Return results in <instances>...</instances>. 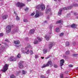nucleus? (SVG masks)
<instances>
[{
  "label": "nucleus",
  "instance_id": "f257e3e1",
  "mask_svg": "<svg viewBox=\"0 0 78 78\" xmlns=\"http://www.w3.org/2000/svg\"><path fill=\"white\" fill-rule=\"evenodd\" d=\"M28 48H32V46H31L29 44H27V47H26L25 48H21V51L23 52V53H24V54H28L29 53V49H28Z\"/></svg>",
  "mask_w": 78,
  "mask_h": 78
},
{
  "label": "nucleus",
  "instance_id": "f03ea898",
  "mask_svg": "<svg viewBox=\"0 0 78 78\" xmlns=\"http://www.w3.org/2000/svg\"><path fill=\"white\" fill-rule=\"evenodd\" d=\"M72 9V7L69 6L67 7H64L63 8L60 9L58 12V16H61L62 11L63 10H69V9Z\"/></svg>",
  "mask_w": 78,
  "mask_h": 78
},
{
  "label": "nucleus",
  "instance_id": "7ed1b4c3",
  "mask_svg": "<svg viewBox=\"0 0 78 78\" xmlns=\"http://www.w3.org/2000/svg\"><path fill=\"white\" fill-rule=\"evenodd\" d=\"M49 65L51 67H52L53 66V64H52V62L51 61H48V63L46 64V65H43L42 68H44V67H48Z\"/></svg>",
  "mask_w": 78,
  "mask_h": 78
},
{
  "label": "nucleus",
  "instance_id": "20e7f679",
  "mask_svg": "<svg viewBox=\"0 0 78 78\" xmlns=\"http://www.w3.org/2000/svg\"><path fill=\"white\" fill-rule=\"evenodd\" d=\"M14 27L13 25H12V26L10 25H9L7 26L6 29V32L7 33H10L11 31V27Z\"/></svg>",
  "mask_w": 78,
  "mask_h": 78
},
{
  "label": "nucleus",
  "instance_id": "39448f33",
  "mask_svg": "<svg viewBox=\"0 0 78 78\" xmlns=\"http://www.w3.org/2000/svg\"><path fill=\"white\" fill-rule=\"evenodd\" d=\"M8 67H9V65L8 64H5L4 66V69H2V72H6L8 69Z\"/></svg>",
  "mask_w": 78,
  "mask_h": 78
},
{
  "label": "nucleus",
  "instance_id": "423d86ee",
  "mask_svg": "<svg viewBox=\"0 0 78 78\" xmlns=\"http://www.w3.org/2000/svg\"><path fill=\"white\" fill-rule=\"evenodd\" d=\"M16 5L18 6V7H23V6H25V4L19 2H18L16 4Z\"/></svg>",
  "mask_w": 78,
  "mask_h": 78
},
{
  "label": "nucleus",
  "instance_id": "0eeeda50",
  "mask_svg": "<svg viewBox=\"0 0 78 78\" xmlns=\"http://www.w3.org/2000/svg\"><path fill=\"white\" fill-rule=\"evenodd\" d=\"M19 67L20 69H22L23 68V61H20V62L19 63Z\"/></svg>",
  "mask_w": 78,
  "mask_h": 78
},
{
  "label": "nucleus",
  "instance_id": "6e6552de",
  "mask_svg": "<svg viewBox=\"0 0 78 78\" xmlns=\"http://www.w3.org/2000/svg\"><path fill=\"white\" fill-rule=\"evenodd\" d=\"M36 13L34 16V17L35 18H37V17H39L40 16V14H41V12L37 10L36 11Z\"/></svg>",
  "mask_w": 78,
  "mask_h": 78
},
{
  "label": "nucleus",
  "instance_id": "1a4fd4ad",
  "mask_svg": "<svg viewBox=\"0 0 78 78\" xmlns=\"http://www.w3.org/2000/svg\"><path fill=\"white\" fill-rule=\"evenodd\" d=\"M9 60L10 61H16V58L14 57L13 56H12L9 58Z\"/></svg>",
  "mask_w": 78,
  "mask_h": 78
},
{
  "label": "nucleus",
  "instance_id": "9d476101",
  "mask_svg": "<svg viewBox=\"0 0 78 78\" xmlns=\"http://www.w3.org/2000/svg\"><path fill=\"white\" fill-rule=\"evenodd\" d=\"M55 44V43L54 42H51V43L49 44V49H51V48H52V47L53 46V45Z\"/></svg>",
  "mask_w": 78,
  "mask_h": 78
},
{
  "label": "nucleus",
  "instance_id": "9b49d317",
  "mask_svg": "<svg viewBox=\"0 0 78 78\" xmlns=\"http://www.w3.org/2000/svg\"><path fill=\"white\" fill-rule=\"evenodd\" d=\"M40 8H41L42 11H44L45 9V7L44 5H40Z\"/></svg>",
  "mask_w": 78,
  "mask_h": 78
},
{
  "label": "nucleus",
  "instance_id": "f8f14e48",
  "mask_svg": "<svg viewBox=\"0 0 78 78\" xmlns=\"http://www.w3.org/2000/svg\"><path fill=\"white\" fill-rule=\"evenodd\" d=\"M49 12H51V9L49 8L48 9V8H46L45 11V13L46 14H48Z\"/></svg>",
  "mask_w": 78,
  "mask_h": 78
},
{
  "label": "nucleus",
  "instance_id": "ddd939ff",
  "mask_svg": "<svg viewBox=\"0 0 78 78\" xmlns=\"http://www.w3.org/2000/svg\"><path fill=\"white\" fill-rule=\"evenodd\" d=\"M64 59L61 60L60 61V66L62 67V66L64 65Z\"/></svg>",
  "mask_w": 78,
  "mask_h": 78
},
{
  "label": "nucleus",
  "instance_id": "4468645a",
  "mask_svg": "<svg viewBox=\"0 0 78 78\" xmlns=\"http://www.w3.org/2000/svg\"><path fill=\"white\" fill-rule=\"evenodd\" d=\"M44 37L45 38L46 41H49L50 40V36H48V35H45V36H44Z\"/></svg>",
  "mask_w": 78,
  "mask_h": 78
},
{
  "label": "nucleus",
  "instance_id": "2eb2a0df",
  "mask_svg": "<svg viewBox=\"0 0 78 78\" xmlns=\"http://www.w3.org/2000/svg\"><path fill=\"white\" fill-rule=\"evenodd\" d=\"M14 42L15 44H20V41L19 40L14 41Z\"/></svg>",
  "mask_w": 78,
  "mask_h": 78
},
{
  "label": "nucleus",
  "instance_id": "dca6fc26",
  "mask_svg": "<svg viewBox=\"0 0 78 78\" xmlns=\"http://www.w3.org/2000/svg\"><path fill=\"white\" fill-rule=\"evenodd\" d=\"M34 33V30L31 29L30 30V34H33Z\"/></svg>",
  "mask_w": 78,
  "mask_h": 78
},
{
  "label": "nucleus",
  "instance_id": "f3484780",
  "mask_svg": "<svg viewBox=\"0 0 78 78\" xmlns=\"http://www.w3.org/2000/svg\"><path fill=\"white\" fill-rule=\"evenodd\" d=\"M8 15H5L2 16V19H6L8 18Z\"/></svg>",
  "mask_w": 78,
  "mask_h": 78
},
{
  "label": "nucleus",
  "instance_id": "a211bd4d",
  "mask_svg": "<svg viewBox=\"0 0 78 78\" xmlns=\"http://www.w3.org/2000/svg\"><path fill=\"white\" fill-rule=\"evenodd\" d=\"M63 23V21L62 20H60L56 22V23Z\"/></svg>",
  "mask_w": 78,
  "mask_h": 78
},
{
  "label": "nucleus",
  "instance_id": "6ab92c4d",
  "mask_svg": "<svg viewBox=\"0 0 78 78\" xmlns=\"http://www.w3.org/2000/svg\"><path fill=\"white\" fill-rule=\"evenodd\" d=\"M37 39L40 42H41V41H42V38L39 37H37Z\"/></svg>",
  "mask_w": 78,
  "mask_h": 78
},
{
  "label": "nucleus",
  "instance_id": "aec40b11",
  "mask_svg": "<svg viewBox=\"0 0 78 78\" xmlns=\"http://www.w3.org/2000/svg\"><path fill=\"white\" fill-rule=\"evenodd\" d=\"M19 28L17 27L15 29L14 31L15 32V33H17V32L19 31Z\"/></svg>",
  "mask_w": 78,
  "mask_h": 78
},
{
  "label": "nucleus",
  "instance_id": "412c9836",
  "mask_svg": "<svg viewBox=\"0 0 78 78\" xmlns=\"http://www.w3.org/2000/svg\"><path fill=\"white\" fill-rule=\"evenodd\" d=\"M27 73V71H25L23 70H22V74H23V75H25V74H26Z\"/></svg>",
  "mask_w": 78,
  "mask_h": 78
},
{
  "label": "nucleus",
  "instance_id": "4be33fe9",
  "mask_svg": "<svg viewBox=\"0 0 78 78\" xmlns=\"http://www.w3.org/2000/svg\"><path fill=\"white\" fill-rule=\"evenodd\" d=\"M71 27L72 28H76V27L75 26V24H73V25H71Z\"/></svg>",
  "mask_w": 78,
  "mask_h": 78
},
{
  "label": "nucleus",
  "instance_id": "5701e85b",
  "mask_svg": "<svg viewBox=\"0 0 78 78\" xmlns=\"http://www.w3.org/2000/svg\"><path fill=\"white\" fill-rule=\"evenodd\" d=\"M37 43H38V41H37L36 39L35 40L34 42V44H37Z\"/></svg>",
  "mask_w": 78,
  "mask_h": 78
},
{
  "label": "nucleus",
  "instance_id": "b1692460",
  "mask_svg": "<svg viewBox=\"0 0 78 78\" xmlns=\"http://www.w3.org/2000/svg\"><path fill=\"white\" fill-rule=\"evenodd\" d=\"M43 52H44V54L46 53L47 52V49H44L43 50Z\"/></svg>",
  "mask_w": 78,
  "mask_h": 78
},
{
  "label": "nucleus",
  "instance_id": "393cba45",
  "mask_svg": "<svg viewBox=\"0 0 78 78\" xmlns=\"http://www.w3.org/2000/svg\"><path fill=\"white\" fill-rule=\"evenodd\" d=\"M60 31V29L58 28H56L55 31L56 32H59V31Z\"/></svg>",
  "mask_w": 78,
  "mask_h": 78
},
{
  "label": "nucleus",
  "instance_id": "a878e982",
  "mask_svg": "<svg viewBox=\"0 0 78 78\" xmlns=\"http://www.w3.org/2000/svg\"><path fill=\"white\" fill-rule=\"evenodd\" d=\"M29 53L31 55H33V54H34L33 51H31V50H30L29 51Z\"/></svg>",
  "mask_w": 78,
  "mask_h": 78
},
{
  "label": "nucleus",
  "instance_id": "bb28decb",
  "mask_svg": "<svg viewBox=\"0 0 78 78\" xmlns=\"http://www.w3.org/2000/svg\"><path fill=\"white\" fill-rule=\"evenodd\" d=\"M16 77L14 75H12L11 76L10 78H16Z\"/></svg>",
  "mask_w": 78,
  "mask_h": 78
},
{
  "label": "nucleus",
  "instance_id": "cd10ccee",
  "mask_svg": "<svg viewBox=\"0 0 78 78\" xmlns=\"http://www.w3.org/2000/svg\"><path fill=\"white\" fill-rule=\"evenodd\" d=\"M66 55H69L70 54V51H67L66 52Z\"/></svg>",
  "mask_w": 78,
  "mask_h": 78
},
{
  "label": "nucleus",
  "instance_id": "c85d7f7f",
  "mask_svg": "<svg viewBox=\"0 0 78 78\" xmlns=\"http://www.w3.org/2000/svg\"><path fill=\"white\" fill-rule=\"evenodd\" d=\"M36 8H37V9H39V8H41V5H37L36 7Z\"/></svg>",
  "mask_w": 78,
  "mask_h": 78
},
{
  "label": "nucleus",
  "instance_id": "c756f323",
  "mask_svg": "<svg viewBox=\"0 0 78 78\" xmlns=\"http://www.w3.org/2000/svg\"><path fill=\"white\" fill-rule=\"evenodd\" d=\"M20 57H21V55H20V54L19 53L17 55V57L19 58H20Z\"/></svg>",
  "mask_w": 78,
  "mask_h": 78
},
{
  "label": "nucleus",
  "instance_id": "7c9ffc66",
  "mask_svg": "<svg viewBox=\"0 0 78 78\" xmlns=\"http://www.w3.org/2000/svg\"><path fill=\"white\" fill-rule=\"evenodd\" d=\"M16 20H20V18L18 16H16Z\"/></svg>",
  "mask_w": 78,
  "mask_h": 78
},
{
  "label": "nucleus",
  "instance_id": "2f4dec72",
  "mask_svg": "<svg viewBox=\"0 0 78 78\" xmlns=\"http://www.w3.org/2000/svg\"><path fill=\"white\" fill-rule=\"evenodd\" d=\"M59 35L60 37H62V36H63V35H64V33H61V34H60Z\"/></svg>",
  "mask_w": 78,
  "mask_h": 78
},
{
  "label": "nucleus",
  "instance_id": "473e14b6",
  "mask_svg": "<svg viewBox=\"0 0 78 78\" xmlns=\"http://www.w3.org/2000/svg\"><path fill=\"white\" fill-rule=\"evenodd\" d=\"M50 70H48L47 71L46 73L47 74H49V73H50Z\"/></svg>",
  "mask_w": 78,
  "mask_h": 78
},
{
  "label": "nucleus",
  "instance_id": "72a5a7b5",
  "mask_svg": "<svg viewBox=\"0 0 78 78\" xmlns=\"http://www.w3.org/2000/svg\"><path fill=\"white\" fill-rule=\"evenodd\" d=\"M66 46H69V42H67L66 43Z\"/></svg>",
  "mask_w": 78,
  "mask_h": 78
},
{
  "label": "nucleus",
  "instance_id": "f704fd0d",
  "mask_svg": "<svg viewBox=\"0 0 78 78\" xmlns=\"http://www.w3.org/2000/svg\"><path fill=\"white\" fill-rule=\"evenodd\" d=\"M23 21L24 22H28V20L27 19H24Z\"/></svg>",
  "mask_w": 78,
  "mask_h": 78
},
{
  "label": "nucleus",
  "instance_id": "c9c22d12",
  "mask_svg": "<svg viewBox=\"0 0 78 78\" xmlns=\"http://www.w3.org/2000/svg\"><path fill=\"white\" fill-rule=\"evenodd\" d=\"M69 67H73V65H69Z\"/></svg>",
  "mask_w": 78,
  "mask_h": 78
},
{
  "label": "nucleus",
  "instance_id": "e433bc0d",
  "mask_svg": "<svg viewBox=\"0 0 78 78\" xmlns=\"http://www.w3.org/2000/svg\"><path fill=\"white\" fill-rule=\"evenodd\" d=\"M3 36V33H0V37H2V36Z\"/></svg>",
  "mask_w": 78,
  "mask_h": 78
},
{
  "label": "nucleus",
  "instance_id": "4c0bfd02",
  "mask_svg": "<svg viewBox=\"0 0 78 78\" xmlns=\"http://www.w3.org/2000/svg\"><path fill=\"white\" fill-rule=\"evenodd\" d=\"M28 8H27L26 9H25V11H26V12H27L28 11Z\"/></svg>",
  "mask_w": 78,
  "mask_h": 78
},
{
  "label": "nucleus",
  "instance_id": "58836bf2",
  "mask_svg": "<svg viewBox=\"0 0 78 78\" xmlns=\"http://www.w3.org/2000/svg\"><path fill=\"white\" fill-rule=\"evenodd\" d=\"M70 14L69 13L68 14V15H67V17H70Z\"/></svg>",
  "mask_w": 78,
  "mask_h": 78
},
{
  "label": "nucleus",
  "instance_id": "ea45409f",
  "mask_svg": "<svg viewBox=\"0 0 78 78\" xmlns=\"http://www.w3.org/2000/svg\"><path fill=\"white\" fill-rule=\"evenodd\" d=\"M54 67L55 68H57V67H58V66H57V65H54Z\"/></svg>",
  "mask_w": 78,
  "mask_h": 78
},
{
  "label": "nucleus",
  "instance_id": "a19ab883",
  "mask_svg": "<svg viewBox=\"0 0 78 78\" xmlns=\"http://www.w3.org/2000/svg\"><path fill=\"white\" fill-rule=\"evenodd\" d=\"M41 78H45V76L43 75H42L41 76Z\"/></svg>",
  "mask_w": 78,
  "mask_h": 78
},
{
  "label": "nucleus",
  "instance_id": "79ce46f5",
  "mask_svg": "<svg viewBox=\"0 0 78 78\" xmlns=\"http://www.w3.org/2000/svg\"><path fill=\"white\" fill-rule=\"evenodd\" d=\"M35 14V12H34L31 14V16H34Z\"/></svg>",
  "mask_w": 78,
  "mask_h": 78
},
{
  "label": "nucleus",
  "instance_id": "37998d69",
  "mask_svg": "<svg viewBox=\"0 0 78 78\" xmlns=\"http://www.w3.org/2000/svg\"><path fill=\"white\" fill-rule=\"evenodd\" d=\"M78 55L77 54H73V56H76Z\"/></svg>",
  "mask_w": 78,
  "mask_h": 78
},
{
  "label": "nucleus",
  "instance_id": "c03bdc74",
  "mask_svg": "<svg viewBox=\"0 0 78 78\" xmlns=\"http://www.w3.org/2000/svg\"><path fill=\"white\" fill-rule=\"evenodd\" d=\"M5 41H6V42H9V40H8L7 39H6L5 40Z\"/></svg>",
  "mask_w": 78,
  "mask_h": 78
},
{
  "label": "nucleus",
  "instance_id": "a18cd8bd",
  "mask_svg": "<svg viewBox=\"0 0 78 78\" xmlns=\"http://www.w3.org/2000/svg\"><path fill=\"white\" fill-rule=\"evenodd\" d=\"M35 58H39V56H38V55H35Z\"/></svg>",
  "mask_w": 78,
  "mask_h": 78
},
{
  "label": "nucleus",
  "instance_id": "49530a36",
  "mask_svg": "<svg viewBox=\"0 0 78 78\" xmlns=\"http://www.w3.org/2000/svg\"><path fill=\"white\" fill-rule=\"evenodd\" d=\"M50 19V16H48L47 17V19Z\"/></svg>",
  "mask_w": 78,
  "mask_h": 78
},
{
  "label": "nucleus",
  "instance_id": "de8ad7c7",
  "mask_svg": "<svg viewBox=\"0 0 78 78\" xmlns=\"http://www.w3.org/2000/svg\"><path fill=\"white\" fill-rule=\"evenodd\" d=\"M50 36H51V32L49 33Z\"/></svg>",
  "mask_w": 78,
  "mask_h": 78
},
{
  "label": "nucleus",
  "instance_id": "09e8293b",
  "mask_svg": "<svg viewBox=\"0 0 78 78\" xmlns=\"http://www.w3.org/2000/svg\"><path fill=\"white\" fill-rule=\"evenodd\" d=\"M31 0H27V1L28 2H31Z\"/></svg>",
  "mask_w": 78,
  "mask_h": 78
},
{
  "label": "nucleus",
  "instance_id": "8fccbe9b",
  "mask_svg": "<svg viewBox=\"0 0 78 78\" xmlns=\"http://www.w3.org/2000/svg\"><path fill=\"white\" fill-rule=\"evenodd\" d=\"M41 58H42V59H44V57H41Z\"/></svg>",
  "mask_w": 78,
  "mask_h": 78
},
{
  "label": "nucleus",
  "instance_id": "3c124183",
  "mask_svg": "<svg viewBox=\"0 0 78 78\" xmlns=\"http://www.w3.org/2000/svg\"><path fill=\"white\" fill-rule=\"evenodd\" d=\"M55 2H57V0H54Z\"/></svg>",
  "mask_w": 78,
  "mask_h": 78
},
{
  "label": "nucleus",
  "instance_id": "603ef678",
  "mask_svg": "<svg viewBox=\"0 0 78 78\" xmlns=\"http://www.w3.org/2000/svg\"><path fill=\"white\" fill-rule=\"evenodd\" d=\"M44 23H47V21H46L44 22Z\"/></svg>",
  "mask_w": 78,
  "mask_h": 78
},
{
  "label": "nucleus",
  "instance_id": "864d4df0",
  "mask_svg": "<svg viewBox=\"0 0 78 78\" xmlns=\"http://www.w3.org/2000/svg\"><path fill=\"white\" fill-rule=\"evenodd\" d=\"M58 1L59 2H61V0H58Z\"/></svg>",
  "mask_w": 78,
  "mask_h": 78
},
{
  "label": "nucleus",
  "instance_id": "5fc2aeb1",
  "mask_svg": "<svg viewBox=\"0 0 78 78\" xmlns=\"http://www.w3.org/2000/svg\"><path fill=\"white\" fill-rule=\"evenodd\" d=\"M47 8H48V7H49V5H47Z\"/></svg>",
  "mask_w": 78,
  "mask_h": 78
},
{
  "label": "nucleus",
  "instance_id": "6e6d98bb",
  "mask_svg": "<svg viewBox=\"0 0 78 78\" xmlns=\"http://www.w3.org/2000/svg\"><path fill=\"white\" fill-rule=\"evenodd\" d=\"M52 27H50V29H51V28Z\"/></svg>",
  "mask_w": 78,
  "mask_h": 78
},
{
  "label": "nucleus",
  "instance_id": "4d7b16f0",
  "mask_svg": "<svg viewBox=\"0 0 78 78\" xmlns=\"http://www.w3.org/2000/svg\"><path fill=\"white\" fill-rule=\"evenodd\" d=\"M1 77V74H0V78Z\"/></svg>",
  "mask_w": 78,
  "mask_h": 78
},
{
  "label": "nucleus",
  "instance_id": "13d9d810",
  "mask_svg": "<svg viewBox=\"0 0 78 78\" xmlns=\"http://www.w3.org/2000/svg\"><path fill=\"white\" fill-rule=\"evenodd\" d=\"M1 45V44H0V46Z\"/></svg>",
  "mask_w": 78,
  "mask_h": 78
},
{
  "label": "nucleus",
  "instance_id": "bf43d9fd",
  "mask_svg": "<svg viewBox=\"0 0 78 78\" xmlns=\"http://www.w3.org/2000/svg\"><path fill=\"white\" fill-rule=\"evenodd\" d=\"M61 27H60V28H61Z\"/></svg>",
  "mask_w": 78,
  "mask_h": 78
},
{
  "label": "nucleus",
  "instance_id": "052dcab7",
  "mask_svg": "<svg viewBox=\"0 0 78 78\" xmlns=\"http://www.w3.org/2000/svg\"><path fill=\"white\" fill-rule=\"evenodd\" d=\"M61 68H62V67H61Z\"/></svg>",
  "mask_w": 78,
  "mask_h": 78
}]
</instances>
